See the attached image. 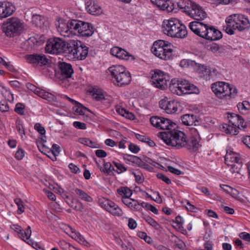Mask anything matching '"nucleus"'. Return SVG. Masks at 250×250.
Here are the masks:
<instances>
[{
	"label": "nucleus",
	"instance_id": "obj_1",
	"mask_svg": "<svg viewBox=\"0 0 250 250\" xmlns=\"http://www.w3.org/2000/svg\"><path fill=\"white\" fill-rule=\"evenodd\" d=\"M162 28L164 33L171 38H184L188 35L186 26L176 18L164 21Z\"/></svg>",
	"mask_w": 250,
	"mask_h": 250
},
{
	"label": "nucleus",
	"instance_id": "obj_2",
	"mask_svg": "<svg viewBox=\"0 0 250 250\" xmlns=\"http://www.w3.org/2000/svg\"><path fill=\"white\" fill-rule=\"evenodd\" d=\"M250 27V23L247 18L242 15L236 14L230 15L226 19L223 29L227 34L231 35L235 33V30L243 31Z\"/></svg>",
	"mask_w": 250,
	"mask_h": 250
},
{
	"label": "nucleus",
	"instance_id": "obj_3",
	"mask_svg": "<svg viewBox=\"0 0 250 250\" xmlns=\"http://www.w3.org/2000/svg\"><path fill=\"white\" fill-rule=\"evenodd\" d=\"M158 136L168 146L180 148L185 147L186 143V136L181 131L172 130L161 132Z\"/></svg>",
	"mask_w": 250,
	"mask_h": 250
},
{
	"label": "nucleus",
	"instance_id": "obj_4",
	"mask_svg": "<svg viewBox=\"0 0 250 250\" xmlns=\"http://www.w3.org/2000/svg\"><path fill=\"white\" fill-rule=\"evenodd\" d=\"M179 7L195 21L203 20L207 15L201 6L190 0H183L179 4Z\"/></svg>",
	"mask_w": 250,
	"mask_h": 250
},
{
	"label": "nucleus",
	"instance_id": "obj_5",
	"mask_svg": "<svg viewBox=\"0 0 250 250\" xmlns=\"http://www.w3.org/2000/svg\"><path fill=\"white\" fill-rule=\"evenodd\" d=\"M211 88L215 95L220 99H230L234 98L237 93V89L233 85L224 82L214 83Z\"/></svg>",
	"mask_w": 250,
	"mask_h": 250
},
{
	"label": "nucleus",
	"instance_id": "obj_6",
	"mask_svg": "<svg viewBox=\"0 0 250 250\" xmlns=\"http://www.w3.org/2000/svg\"><path fill=\"white\" fill-rule=\"evenodd\" d=\"M69 43L65 42L62 39L60 38H53L49 39L45 46L46 52L59 54L61 53L67 54L71 49Z\"/></svg>",
	"mask_w": 250,
	"mask_h": 250
},
{
	"label": "nucleus",
	"instance_id": "obj_7",
	"mask_svg": "<svg viewBox=\"0 0 250 250\" xmlns=\"http://www.w3.org/2000/svg\"><path fill=\"white\" fill-rule=\"evenodd\" d=\"M172 45L164 40L155 41L151 48V51L156 57L164 60H170L172 55Z\"/></svg>",
	"mask_w": 250,
	"mask_h": 250
},
{
	"label": "nucleus",
	"instance_id": "obj_8",
	"mask_svg": "<svg viewBox=\"0 0 250 250\" xmlns=\"http://www.w3.org/2000/svg\"><path fill=\"white\" fill-rule=\"evenodd\" d=\"M170 89L173 93L179 96L184 94L199 93V90L196 86L183 79L177 80V83H172L170 86Z\"/></svg>",
	"mask_w": 250,
	"mask_h": 250
},
{
	"label": "nucleus",
	"instance_id": "obj_9",
	"mask_svg": "<svg viewBox=\"0 0 250 250\" xmlns=\"http://www.w3.org/2000/svg\"><path fill=\"white\" fill-rule=\"evenodd\" d=\"M170 89L173 93L179 96L184 94L199 93V90L196 86L183 79L177 80V83H172L170 86Z\"/></svg>",
	"mask_w": 250,
	"mask_h": 250
},
{
	"label": "nucleus",
	"instance_id": "obj_10",
	"mask_svg": "<svg viewBox=\"0 0 250 250\" xmlns=\"http://www.w3.org/2000/svg\"><path fill=\"white\" fill-rule=\"evenodd\" d=\"M22 28V23L17 18L8 19L7 22L3 23L2 26V31L7 37L10 38L20 35Z\"/></svg>",
	"mask_w": 250,
	"mask_h": 250
},
{
	"label": "nucleus",
	"instance_id": "obj_11",
	"mask_svg": "<svg viewBox=\"0 0 250 250\" xmlns=\"http://www.w3.org/2000/svg\"><path fill=\"white\" fill-rule=\"evenodd\" d=\"M70 24L74 32H77L82 37H88L93 35L95 28L93 25L87 22L74 20Z\"/></svg>",
	"mask_w": 250,
	"mask_h": 250
},
{
	"label": "nucleus",
	"instance_id": "obj_12",
	"mask_svg": "<svg viewBox=\"0 0 250 250\" xmlns=\"http://www.w3.org/2000/svg\"><path fill=\"white\" fill-rule=\"evenodd\" d=\"M49 59L43 54H32V66L40 68L43 67V73L45 75L46 71H48V75L52 74L53 69L49 67Z\"/></svg>",
	"mask_w": 250,
	"mask_h": 250
},
{
	"label": "nucleus",
	"instance_id": "obj_13",
	"mask_svg": "<svg viewBox=\"0 0 250 250\" xmlns=\"http://www.w3.org/2000/svg\"><path fill=\"white\" fill-rule=\"evenodd\" d=\"M150 122L153 126L158 129L167 130V131L175 130L176 124L167 118L153 116L150 118Z\"/></svg>",
	"mask_w": 250,
	"mask_h": 250
},
{
	"label": "nucleus",
	"instance_id": "obj_14",
	"mask_svg": "<svg viewBox=\"0 0 250 250\" xmlns=\"http://www.w3.org/2000/svg\"><path fill=\"white\" fill-rule=\"evenodd\" d=\"M80 45L78 43L75 44V42H71L69 43L70 45V51L67 52V54L71 55L73 56L74 58L77 59L79 60H84L88 55V47L84 44H82L81 42Z\"/></svg>",
	"mask_w": 250,
	"mask_h": 250
},
{
	"label": "nucleus",
	"instance_id": "obj_15",
	"mask_svg": "<svg viewBox=\"0 0 250 250\" xmlns=\"http://www.w3.org/2000/svg\"><path fill=\"white\" fill-rule=\"evenodd\" d=\"M99 203L101 207L113 215L121 216L123 214L122 209L114 202L109 199L102 198L99 200Z\"/></svg>",
	"mask_w": 250,
	"mask_h": 250
},
{
	"label": "nucleus",
	"instance_id": "obj_16",
	"mask_svg": "<svg viewBox=\"0 0 250 250\" xmlns=\"http://www.w3.org/2000/svg\"><path fill=\"white\" fill-rule=\"evenodd\" d=\"M188 26L195 34L205 39L208 36L207 31L210 26L200 21H193L189 23Z\"/></svg>",
	"mask_w": 250,
	"mask_h": 250
},
{
	"label": "nucleus",
	"instance_id": "obj_17",
	"mask_svg": "<svg viewBox=\"0 0 250 250\" xmlns=\"http://www.w3.org/2000/svg\"><path fill=\"white\" fill-rule=\"evenodd\" d=\"M225 163L231 167L234 172H238L242 166V161L237 153L227 152L225 158Z\"/></svg>",
	"mask_w": 250,
	"mask_h": 250
},
{
	"label": "nucleus",
	"instance_id": "obj_18",
	"mask_svg": "<svg viewBox=\"0 0 250 250\" xmlns=\"http://www.w3.org/2000/svg\"><path fill=\"white\" fill-rule=\"evenodd\" d=\"M179 106L178 102L174 100H169L167 97L161 100L159 102L160 107L165 110L167 114L175 113L177 111Z\"/></svg>",
	"mask_w": 250,
	"mask_h": 250
},
{
	"label": "nucleus",
	"instance_id": "obj_19",
	"mask_svg": "<svg viewBox=\"0 0 250 250\" xmlns=\"http://www.w3.org/2000/svg\"><path fill=\"white\" fill-rule=\"evenodd\" d=\"M10 228L18 233L19 236L23 241L29 245L31 246V239H30L31 230L30 229V227L29 226H28L25 230L21 229V227L16 224L11 225Z\"/></svg>",
	"mask_w": 250,
	"mask_h": 250
},
{
	"label": "nucleus",
	"instance_id": "obj_20",
	"mask_svg": "<svg viewBox=\"0 0 250 250\" xmlns=\"http://www.w3.org/2000/svg\"><path fill=\"white\" fill-rule=\"evenodd\" d=\"M153 84L160 89H165L167 86V80L165 74L162 71L157 70L152 76Z\"/></svg>",
	"mask_w": 250,
	"mask_h": 250
},
{
	"label": "nucleus",
	"instance_id": "obj_21",
	"mask_svg": "<svg viewBox=\"0 0 250 250\" xmlns=\"http://www.w3.org/2000/svg\"><path fill=\"white\" fill-rule=\"evenodd\" d=\"M74 20H69L66 23L63 20L58 21V24H56L58 31L64 37H68L71 33L73 31V28L70 24L71 21Z\"/></svg>",
	"mask_w": 250,
	"mask_h": 250
},
{
	"label": "nucleus",
	"instance_id": "obj_22",
	"mask_svg": "<svg viewBox=\"0 0 250 250\" xmlns=\"http://www.w3.org/2000/svg\"><path fill=\"white\" fill-rule=\"evenodd\" d=\"M110 53L112 56H115L121 60H128L130 58L131 60L134 59L132 55H130L124 49L118 46L112 47L110 50Z\"/></svg>",
	"mask_w": 250,
	"mask_h": 250
},
{
	"label": "nucleus",
	"instance_id": "obj_23",
	"mask_svg": "<svg viewBox=\"0 0 250 250\" xmlns=\"http://www.w3.org/2000/svg\"><path fill=\"white\" fill-rule=\"evenodd\" d=\"M58 66L59 72L62 77L65 78L71 77L74 71L71 64L64 62H58Z\"/></svg>",
	"mask_w": 250,
	"mask_h": 250
},
{
	"label": "nucleus",
	"instance_id": "obj_24",
	"mask_svg": "<svg viewBox=\"0 0 250 250\" xmlns=\"http://www.w3.org/2000/svg\"><path fill=\"white\" fill-rule=\"evenodd\" d=\"M160 9L170 12L174 9V3L170 0H150Z\"/></svg>",
	"mask_w": 250,
	"mask_h": 250
},
{
	"label": "nucleus",
	"instance_id": "obj_25",
	"mask_svg": "<svg viewBox=\"0 0 250 250\" xmlns=\"http://www.w3.org/2000/svg\"><path fill=\"white\" fill-rule=\"evenodd\" d=\"M200 137L198 134L192 135L188 139L186 138V143L185 147L187 149L196 151L200 146Z\"/></svg>",
	"mask_w": 250,
	"mask_h": 250
},
{
	"label": "nucleus",
	"instance_id": "obj_26",
	"mask_svg": "<svg viewBox=\"0 0 250 250\" xmlns=\"http://www.w3.org/2000/svg\"><path fill=\"white\" fill-rule=\"evenodd\" d=\"M85 7L87 12L92 15H98L102 13L101 7L92 0H85Z\"/></svg>",
	"mask_w": 250,
	"mask_h": 250
},
{
	"label": "nucleus",
	"instance_id": "obj_27",
	"mask_svg": "<svg viewBox=\"0 0 250 250\" xmlns=\"http://www.w3.org/2000/svg\"><path fill=\"white\" fill-rule=\"evenodd\" d=\"M131 80V75L130 73L125 68V72H123L120 75L119 77L116 80V84L119 86H123L128 84Z\"/></svg>",
	"mask_w": 250,
	"mask_h": 250
},
{
	"label": "nucleus",
	"instance_id": "obj_28",
	"mask_svg": "<svg viewBox=\"0 0 250 250\" xmlns=\"http://www.w3.org/2000/svg\"><path fill=\"white\" fill-rule=\"evenodd\" d=\"M208 36L205 39L210 41H217L222 38V34L221 31L216 29L212 26H210L208 29Z\"/></svg>",
	"mask_w": 250,
	"mask_h": 250
},
{
	"label": "nucleus",
	"instance_id": "obj_29",
	"mask_svg": "<svg viewBox=\"0 0 250 250\" xmlns=\"http://www.w3.org/2000/svg\"><path fill=\"white\" fill-rule=\"evenodd\" d=\"M125 67L122 65H115L109 67L108 71L112 77L116 81L121 73L125 72Z\"/></svg>",
	"mask_w": 250,
	"mask_h": 250
},
{
	"label": "nucleus",
	"instance_id": "obj_30",
	"mask_svg": "<svg viewBox=\"0 0 250 250\" xmlns=\"http://www.w3.org/2000/svg\"><path fill=\"white\" fill-rule=\"evenodd\" d=\"M46 142V136H42L39 139L36 140V145L41 152L46 154L48 157H50L47 153H49L51 151V148H49L43 144Z\"/></svg>",
	"mask_w": 250,
	"mask_h": 250
},
{
	"label": "nucleus",
	"instance_id": "obj_31",
	"mask_svg": "<svg viewBox=\"0 0 250 250\" xmlns=\"http://www.w3.org/2000/svg\"><path fill=\"white\" fill-rule=\"evenodd\" d=\"M123 203L131 209L139 210L141 208L138 201L130 198H122Z\"/></svg>",
	"mask_w": 250,
	"mask_h": 250
},
{
	"label": "nucleus",
	"instance_id": "obj_32",
	"mask_svg": "<svg viewBox=\"0 0 250 250\" xmlns=\"http://www.w3.org/2000/svg\"><path fill=\"white\" fill-rule=\"evenodd\" d=\"M191 65L195 66L198 68V70L200 73H206L208 74L209 77H211L212 73H215L216 71V70L213 69H211L208 68L206 65L200 64L196 62L195 61H191Z\"/></svg>",
	"mask_w": 250,
	"mask_h": 250
},
{
	"label": "nucleus",
	"instance_id": "obj_33",
	"mask_svg": "<svg viewBox=\"0 0 250 250\" xmlns=\"http://www.w3.org/2000/svg\"><path fill=\"white\" fill-rule=\"evenodd\" d=\"M183 124L186 125H196V122H198L197 117L193 114H187L181 117Z\"/></svg>",
	"mask_w": 250,
	"mask_h": 250
},
{
	"label": "nucleus",
	"instance_id": "obj_34",
	"mask_svg": "<svg viewBox=\"0 0 250 250\" xmlns=\"http://www.w3.org/2000/svg\"><path fill=\"white\" fill-rule=\"evenodd\" d=\"M94 99L97 101L103 102L105 100L104 95V94L103 90L97 87H93L89 90Z\"/></svg>",
	"mask_w": 250,
	"mask_h": 250
},
{
	"label": "nucleus",
	"instance_id": "obj_35",
	"mask_svg": "<svg viewBox=\"0 0 250 250\" xmlns=\"http://www.w3.org/2000/svg\"><path fill=\"white\" fill-rule=\"evenodd\" d=\"M46 40L44 35L42 34H35L32 36V44L34 46L38 47L43 45Z\"/></svg>",
	"mask_w": 250,
	"mask_h": 250
},
{
	"label": "nucleus",
	"instance_id": "obj_36",
	"mask_svg": "<svg viewBox=\"0 0 250 250\" xmlns=\"http://www.w3.org/2000/svg\"><path fill=\"white\" fill-rule=\"evenodd\" d=\"M75 192L77 197L80 199L87 202H92L93 201V198L84 190L77 188L75 189Z\"/></svg>",
	"mask_w": 250,
	"mask_h": 250
},
{
	"label": "nucleus",
	"instance_id": "obj_37",
	"mask_svg": "<svg viewBox=\"0 0 250 250\" xmlns=\"http://www.w3.org/2000/svg\"><path fill=\"white\" fill-rule=\"evenodd\" d=\"M44 18L40 15H32V24L35 25L37 27L41 28L44 23Z\"/></svg>",
	"mask_w": 250,
	"mask_h": 250
},
{
	"label": "nucleus",
	"instance_id": "obj_38",
	"mask_svg": "<svg viewBox=\"0 0 250 250\" xmlns=\"http://www.w3.org/2000/svg\"><path fill=\"white\" fill-rule=\"evenodd\" d=\"M222 129L227 134L236 135L238 133V129L237 126L231 124H224L222 125Z\"/></svg>",
	"mask_w": 250,
	"mask_h": 250
},
{
	"label": "nucleus",
	"instance_id": "obj_39",
	"mask_svg": "<svg viewBox=\"0 0 250 250\" xmlns=\"http://www.w3.org/2000/svg\"><path fill=\"white\" fill-rule=\"evenodd\" d=\"M142 218L155 229L158 230L161 228L160 225L149 215L143 214Z\"/></svg>",
	"mask_w": 250,
	"mask_h": 250
},
{
	"label": "nucleus",
	"instance_id": "obj_40",
	"mask_svg": "<svg viewBox=\"0 0 250 250\" xmlns=\"http://www.w3.org/2000/svg\"><path fill=\"white\" fill-rule=\"evenodd\" d=\"M227 114L228 115V118L229 119V124H231L235 126H238L240 115L233 113L228 112Z\"/></svg>",
	"mask_w": 250,
	"mask_h": 250
},
{
	"label": "nucleus",
	"instance_id": "obj_41",
	"mask_svg": "<svg viewBox=\"0 0 250 250\" xmlns=\"http://www.w3.org/2000/svg\"><path fill=\"white\" fill-rule=\"evenodd\" d=\"M117 192L120 195H123L122 198H130L132 194V191L127 187H121L117 189Z\"/></svg>",
	"mask_w": 250,
	"mask_h": 250
},
{
	"label": "nucleus",
	"instance_id": "obj_42",
	"mask_svg": "<svg viewBox=\"0 0 250 250\" xmlns=\"http://www.w3.org/2000/svg\"><path fill=\"white\" fill-rule=\"evenodd\" d=\"M3 11L6 15V18L10 16L15 11V7L10 3L7 2H3Z\"/></svg>",
	"mask_w": 250,
	"mask_h": 250
},
{
	"label": "nucleus",
	"instance_id": "obj_43",
	"mask_svg": "<svg viewBox=\"0 0 250 250\" xmlns=\"http://www.w3.org/2000/svg\"><path fill=\"white\" fill-rule=\"evenodd\" d=\"M71 237L78 242L83 245H86V244L87 243L84 238L79 233H76L72 231Z\"/></svg>",
	"mask_w": 250,
	"mask_h": 250
},
{
	"label": "nucleus",
	"instance_id": "obj_44",
	"mask_svg": "<svg viewBox=\"0 0 250 250\" xmlns=\"http://www.w3.org/2000/svg\"><path fill=\"white\" fill-rule=\"evenodd\" d=\"M73 110L79 115H83L85 114L84 110H88V109L78 102L75 104Z\"/></svg>",
	"mask_w": 250,
	"mask_h": 250
},
{
	"label": "nucleus",
	"instance_id": "obj_45",
	"mask_svg": "<svg viewBox=\"0 0 250 250\" xmlns=\"http://www.w3.org/2000/svg\"><path fill=\"white\" fill-rule=\"evenodd\" d=\"M113 164L116 167L117 170L116 171L118 174H121L124 172H125L127 170V167H125L124 165L122 164H121L118 162H116L115 161L113 162Z\"/></svg>",
	"mask_w": 250,
	"mask_h": 250
},
{
	"label": "nucleus",
	"instance_id": "obj_46",
	"mask_svg": "<svg viewBox=\"0 0 250 250\" xmlns=\"http://www.w3.org/2000/svg\"><path fill=\"white\" fill-rule=\"evenodd\" d=\"M35 130H36L42 136H45V129L40 123H36L34 127Z\"/></svg>",
	"mask_w": 250,
	"mask_h": 250
},
{
	"label": "nucleus",
	"instance_id": "obj_47",
	"mask_svg": "<svg viewBox=\"0 0 250 250\" xmlns=\"http://www.w3.org/2000/svg\"><path fill=\"white\" fill-rule=\"evenodd\" d=\"M25 110V105L21 103L16 104L15 111L19 114L23 115Z\"/></svg>",
	"mask_w": 250,
	"mask_h": 250
},
{
	"label": "nucleus",
	"instance_id": "obj_48",
	"mask_svg": "<svg viewBox=\"0 0 250 250\" xmlns=\"http://www.w3.org/2000/svg\"><path fill=\"white\" fill-rule=\"evenodd\" d=\"M32 92L34 93L36 95L41 98H43L45 91L40 88L37 87L36 86L32 84Z\"/></svg>",
	"mask_w": 250,
	"mask_h": 250
},
{
	"label": "nucleus",
	"instance_id": "obj_49",
	"mask_svg": "<svg viewBox=\"0 0 250 250\" xmlns=\"http://www.w3.org/2000/svg\"><path fill=\"white\" fill-rule=\"evenodd\" d=\"M32 92L34 93L36 95L41 98H43L45 91L40 88L37 87L36 86L32 84Z\"/></svg>",
	"mask_w": 250,
	"mask_h": 250
},
{
	"label": "nucleus",
	"instance_id": "obj_50",
	"mask_svg": "<svg viewBox=\"0 0 250 250\" xmlns=\"http://www.w3.org/2000/svg\"><path fill=\"white\" fill-rule=\"evenodd\" d=\"M60 152V147L57 144H53L52 146V149L49 153L52 154L54 157L59 154Z\"/></svg>",
	"mask_w": 250,
	"mask_h": 250
},
{
	"label": "nucleus",
	"instance_id": "obj_51",
	"mask_svg": "<svg viewBox=\"0 0 250 250\" xmlns=\"http://www.w3.org/2000/svg\"><path fill=\"white\" fill-rule=\"evenodd\" d=\"M72 205H71V207L74 208V209L82 211L83 209V204L79 201H77L75 203L72 202Z\"/></svg>",
	"mask_w": 250,
	"mask_h": 250
},
{
	"label": "nucleus",
	"instance_id": "obj_52",
	"mask_svg": "<svg viewBox=\"0 0 250 250\" xmlns=\"http://www.w3.org/2000/svg\"><path fill=\"white\" fill-rule=\"evenodd\" d=\"M238 110L248 109L250 108V104L249 102L245 101L242 103H239L237 105Z\"/></svg>",
	"mask_w": 250,
	"mask_h": 250
},
{
	"label": "nucleus",
	"instance_id": "obj_53",
	"mask_svg": "<svg viewBox=\"0 0 250 250\" xmlns=\"http://www.w3.org/2000/svg\"><path fill=\"white\" fill-rule=\"evenodd\" d=\"M9 107L8 103L5 101L0 102V110L2 112H8Z\"/></svg>",
	"mask_w": 250,
	"mask_h": 250
},
{
	"label": "nucleus",
	"instance_id": "obj_54",
	"mask_svg": "<svg viewBox=\"0 0 250 250\" xmlns=\"http://www.w3.org/2000/svg\"><path fill=\"white\" fill-rule=\"evenodd\" d=\"M42 98L50 102H55L56 101V97L54 95L47 92H45Z\"/></svg>",
	"mask_w": 250,
	"mask_h": 250
},
{
	"label": "nucleus",
	"instance_id": "obj_55",
	"mask_svg": "<svg viewBox=\"0 0 250 250\" xmlns=\"http://www.w3.org/2000/svg\"><path fill=\"white\" fill-rule=\"evenodd\" d=\"M104 168L103 167L102 171L105 174L109 175L110 174V167H112V166L111 164L109 162L105 163L104 160Z\"/></svg>",
	"mask_w": 250,
	"mask_h": 250
},
{
	"label": "nucleus",
	"instance_id": "obj_56",
	"mask_svg": "<svg viewBox=\"0 0 250 250\" xmlns=\"http://www.w3.org/2000/svg\"><path fill=\"white\" fill-rule=\"evenodd\" d=\"M30 38H29L21 44V47L23 50L27 51H29L31 50V46L30 44Z\"/></svg>",
	"mask_w": 250,
	"mask_h": 250
},
{
	"label": "nucleus",
	"instance_id": "obj_57",
	"mask_svg": "<svg viewBox=\"0 0 250 250\" xmlns=\"http://www.w3.org/2000/svg\"><path fill=\"white\" fill-rule=\"evenodd\" d=\"M124 158L129 162L136 164L139 157L134 155L125 154Z\"/></svg>",
	"mask_w": 250,
	"mask_h": 250
},
{
	"label": "nucleus",
	"instance_id": "obj_58",
	"mask_svg": "<svg viewBox=\"0 0 250 250\" xmlns=\"http://www.w3.org/2000/svg\"><path fill=\"white\" fill-rule=\"evenodd\" d=\"M15 203L17 205L18 209L20 211V212L19 213L21 214V213L23 212V206L22 205V201L20 198H16L14 200Z\"/></svg>",
	"mask_w": 250,
	"mask_h": 250
},
{
	"label": "nucleus",
	"instance_id": "obj_59",
	"mask_svg": "<svg viewBox=\"0 0 250 250\" xmlns=\"http://www.w3.org/2000/svg\"><path fill=\"white\" fill-rule=\"evenodd\" d=\"M132 174L134 175L136 182L140 184L143 182L144 178L142 177V174L139 172L138 173L132 172Z\"/></svg>",
	"mask_w": 250,
	"mask_h": 250
},
{
	"label": "nucleus",
	"instance_id": "obj_60",
	"mask_svg": "<svg viewBox=\"0 0 250 250\" xmlns=\"http://www.w3.org/2000/svg\"><path fill=\"white\" fill-rule=\"evenodd\" d=\"M157 177L165 182L167 184H170L171 183V180L166 176L162 173H158L157 174Z\"/></svg>",
	"mask_w": 250,
	"mask_h": 250
},
{
	"label": "nucleus",
	"instance_id": "obj_61",
	"mask_svg": "<svg viewBox=\"0 0 250 250\" xmlns=\"http://www.w3.org/2000/svg\"><path fill=\"white\" fill-rule=\"evenodd\" d=\"M73 126L78 129H85L86 128V124L78 121H75L73 123Z\"/></svg>",
	"mask_w": 250,
	"mask_h": 250
},
{
	"label": "nucleus",
	"instance_id": "obj_62",
	"mask_svg": "<svg viewBox=\"0 0 250 250\" xmlns=\"http://www.w3.org/2000/svg\"><path fill=\"white\" fill-rule=\"evenodd\" d=\"M24 156V151L22 149H19L16 152L15 157L19 160H21Z\"/></svg>",
	"mask_w": 250,
	"mask_h": 250
},
{
	"label": "nucleus",
	"instance_id": "obj_63",
	"mask_svg": "<svg viewBox=\"0 0 250 250\" xmlns=\"http://www.w3.org/2000/svg\"><path fill=\"white\" fill-rule=\"evenodd\" d=\"M71 171L73 173H78L81 172L80 168L75 164L73 163L69 164L68 166Z\"/></svg>",
	"mask_w": 250,
	"mask_h": 250
},
{
	"label": "nucleus",
	"instance_id": "obj_64",
	"mask_svg": "<svg viewBox=\"0 0 250 250\" xmlns=\"http://www.w3.org/2000/svg\"><path fill=\"white\" fill-rule=\"evenodd\" d=\"M239 236L240 237V238H241L242 239H243L245 241H246L248 242H250V234L248 232H241L239 234Z\"/></svg>",
	"mask_w": 250,
	"mask_h": 250
}]
</instances>
